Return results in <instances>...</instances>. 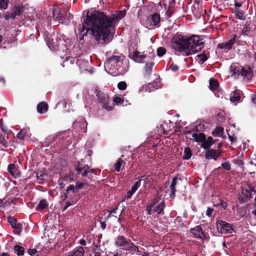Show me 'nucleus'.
<instances>
[{
  "instance_id": "f257e3e1",
  "label": "nucleus",
  "mask_w": 256,
  "mask_h": 256,
  "mask_svg": "<svg viewBox=\"0 0 256 256\" xmlns=\"http://www.w3.org/2000/svg\"><path fill=\"white\" fill-rule=\"evenodd\" d=\"M125 10L119 11L118 15L108 16L106 13L100 10L94 11L89 14V12H83L84 22L80 28L79 32L84 38L88 31L93 38L100 44H108L111 41L109 38L114 32V28L118 20L125 16Z\"/></svg>"
},
{
  "instance_id": "2f4dec72",
  "label": "nucleus",
  "mask_w": 256,
  "mask_h": 256,
  "mask_svg": "<svg viewBox=\"0 0 256 256\" xmlns=\"http://www.w3.org/2000/svg\"><path fill=\"white\" fill-rule=\"evenodd\" d=\"M29 134V130L27 128H24L17 135L18 138L20 140H22L26 136H28Z\"/></svg>"
},
{
  "instance_id": "c03bdc74",
  "label": "nucleus",
  "mask_w": 256,
  "mask_h": 256,
  "mask_svg": "<svg viewBox=\"0 0 256 256\" xmlns=\"http://www.w3.org/2000/svg\"><path fill=\"white\" fill-rule=\"evenodd\" d=\"M8 0H0V8L6 10L8 7Z\"/></svg>"
},
{
  "instance_id": "c85d7f7f",
  "label": "nucleus",
  "mask_w": 256,
  "mask_h": 256,
  "mask_svg": "<svg viewBox=\"0 0 256 256\" xmlns=\"http://www.w3.org/2000/svg\"><path fill=\"white\" fill-rule=\"evenodd\" d=\"M126 164L125 162L122 160L121 158H118L116 164H114V168L115 170L118 172L120 170V168H124Z\"/></svg>"
},
{
  "instance_id": "a878e982",
  "label": "nucleus",
  "mask_w": 256,
  "mask_h": 256,
  "mask_svg": "<svg viewBox=\"0 0 256 256\" xmlns=\"http://www.w3.org/2000/svg\"><path fill=\"white\" fill-rule=\"evenodd\" d=\"M202 142V148L204 149H208L214 142V141L213 140L212 137H208L206 140L203 141Z\"/></svg>"
},
{
  "instance_id": "bf43d9fd",
  "label": "nucleus",
  "mask_w": 256,
  "mask_h": 256,
  "mask_svg": "<svg viewBox=\"0 0 256 256\" xmlns=\"http://www.w3.org/2000/svg\"><path fill=\"white\" fill-rule=\"evenodd\" d=\"M84 186V183L82 182H80V183H76V189L77 190H78V189H80V188H82Z\"/></svg>"
},
{
  "instance_id": "9d476101",
  "label": "nucleus",
  "mask_w": 256,
  "mask_h": 256,
  "mask_svg": "<svg viewBox=\"0 0 256 256\" xmlns=\"http://www.w3.org/2000/svg\"><path fill=\"white\" fill-rule=\"evenodd\" d=\"M238 36L236 34H233L232 38L228 41L219 43L217 45V48L229 50L232 49V46L236 42Z\"/></svg>"
},
{
  "instance_id": "e2e57ef3",
  "label": "nucleus",
  "mask_w": 256,
  "mask_h": 256,
  "mask_svg": "<svg viewBox=\"0 0 256 256\" xmlns=\"http://www.w3.org/2000/svg\"><path fill=\"white\" fill-rule=\"evenodd\" d=\"M242 2H238L236 0L234 1V6L236 8H240L242 6Z\"/></svg>"
},
{
  "instance_id": "ddd939ff",
  "label": "nucleus",
  "mask_w": 256,
  "mask_h": 256,
  "mask_svg": "<svg viewBox=\"0 0 256 256\" xmlns=\"http://www.w3.org/2000/svg\"><path fill=\"white\" fill-rule=\"evenodd\" d=\"M130 58L136 62L142 63L144 62L146 56L142 54L140 52L137 50L130 54Z\"/></svg>"
},
{
  "instance_id": "680f3d73",
  "label": "nucleus",
  "mask_w": 256,
  "mask_h": 256,
  "mask_svg": "<svg viewBox=\"0 0 256 256\" xmlns=\"http://www.w3.org/2000/svg\"><path fill=\"white\" fill-rule=\"evenodd\" d=\"M228 138L230 139V140L232 142H234L236 140V137L234 136H230V134H228Z\"/></svg>"
},
{
  "instance_id": "49530a36",
  "label": "nucleus",
  "mask_w": 256,
  "mask_h": 256,
  "mask_svg": "<svg viewBox=\"0 0 256 256\" xmlns=\"http://www.w3.org/2000/svg\"><path fill=\"white\" fill-rule=\"evenodd\" d=\"M152 178L150 176H144L140 177V178L139 179V180L140 182L144 181L146 183H148L150 182Z\"/></svg>"
},
{
  "instance_id": "a18cd8bd",
  "label": "nucleus",
  "mask_w": 256,
  "mask_h": 256,
  "mask_svg": "<svg viewBox=\"0 0 256 256\" xmlns=\"http://www.w3.org/2000/svg\"><path fill=\"white\" fill-rule=\"evenodd\" d=\"M166 52V50L163 47H160L157 50V54L159 56H164Z\"/></svg>"
},
{
  "instance_id": "c9c22d12",
  "label": "nucleus",
  "mask_w": 256,
  "mask_h": 256,
  "mask_svg": "<svg viewBox=\"0 0 256 256\" xmlns=\"http://www.w3.org/2000/svg\"><path fill=\"white\" fill-rule=\"evenodd\" d=\"M73 18V15L70 14H65L64 16V18L62 21V24H65L66 25H68L70 20Z\"/></svg>"
},
{
  "instance_id": "b1692460",
  "label": "nucleus",
  "mask_w": 256,
  "mask_h": 256,
  "mask_svg": "<svg viewBox=\"0 0 256 256\" xmlns=\"http://www.w3.org/2000/svg\"><path fill=\"white\" fill-rule=\"evenodd\" d=\"M72 180L70 176L66 175L60 179V186L61 188H64L66 184L68 183Z\"/></svg>"
},
{
  "instance_id": "5701e85b",
  "label": "nucleus",
  "mask_w": 256,
  "mask_h": 256,
  "mask_svg": "<svg viewBox=\"0 0 256 256\" xmlns=\"http://www.w3.org/2000/svg\"><path fill=\"white\" fill-rule=\"evenodd\" d=\"M48 110V105L45 102L40 103L37 106L38 112L40 114H44L47 112Z\"/></svg>"
},
{
  "instance_id": "13d9d810",
  "label": "nucleus",
  "mask_w": 256,
  "mask_h": 256,
  "mask_svg": "<svg viewBox=\"0 0 256 256\" xmlns=\"http://www.w3.org/2000/svg\"><path fill=\"white\" fill-rule=\"evenodd\" d=\"M199 57L200 58V61L202 62H204L208 58L207 56L205 54L200 55L199 56Z\"/></svg>"
},
{
  "instance_id": "423d86ee",
  "label": "nucleus",
  "mask_w": 256,
  "mask_h": 256,
  "mask_svg": "<svg viewBox=\"0 0 256 256\" xmlns=\"http://www.w3.org/2000/svg\"><path fill=\"white\" fill-rule=\"evenodd\" d=\"M12 12H7L4 18L6 20L10 19L14 20L16 16H20L24 12V6L22 4L14 5L12 9Z\"/></svg>"
},
{
  "instance_id": "864d4df0",
  "label": "nucleus",
  "mask_w": 256,
  "mask_h": 256,
  "mask_svg": "<svg viewBox=\"0 0 256 256\" xmlns=\"http://www.w3.org/2000/svg\"><path fill=\"white\" fill-rule=\"evenodd\" d=\"M176 4V0H168V6L175 8Z\"/></svg>"
},
{
  "instance_id": "2eb2a0df",
  "label": "nucleus",
  "mask_w": 256,
  "mask_h": 256,
  "mask_svg": "<svg viewBox=\"0 0 256 256\" xmlns=\"http://www.w3.org/2000/svg\"><path fill=\"white\" fill-rule=\"evenodd\" d=\"M187 133L192 134V138H189L190 140L196 142H202L206 139L205 135L200 132H188Z\"/></svg>"
},
{
  "instance_id": "5fc2aeb1",
  "label": "nucleus",
  "mask_w": 256,
  "mask_h": 256,
  "mask_svg": "<svg viewBox=\"0 0 256 256\" xmlns=\"http://www.w3.org/2000/svg\"><path fill=\"white\" fill-rule=\"evenodd\" d=\"M76 189V186H74L73 185H70L67 188V192H69L72 191V192H75Z\"/></svg>"
},
{
  "instance_id": "7ed1b4c3",
  "label": "nucleus",
  "mask_w": 256,
  "mask_h": 256,
  "mask_svg": "<svg viewBox=\"0 0 256 256\" xmlns=\"http://www.w3.org/2000/svg\"><path fill=\"white\" fill-rule=\"evenodd\" d=\"M230 71L232 76L237 78L240 75L250 79L252 78V70L250 65H230Z\"/></svg>"
},
{
  "instance_id": "a19ab883",
  "label": "nucleus",
  "mask_w": 256,
  "mask_h": 256,
  "mask_svg": "<svg viewBox=\"0 0 256 256\" xmlns=\"http://www.w3.org/2000/svg\"><path fill=\"white\" fill-rule=\"evenodd\" d=\"M14 250L16 252L18 256H22L24 254V248L20 246L16 245L14 247Z\"/></svg>"
},
{
  "instance_id": "338daca9",
  "label": "nucleus",
  "mask_w": 256,
  "mask_h": 256,
  "mask_svg": "<svg viewBox=\"0 0 256 256\" xmlns=\"http://www.w3.org/2000/svg\"><path fill=\"white\" fill-rule=\"evenodd\" d=\"M252 99L253 104L256 106V94H254Z\"/></svg>"
},
{
  "instance_id": "f8f14e48",
  "label": "nucleus",
  "mask_w": 256,
  "mask_h": 256,
  "mask_svg": "<svg viewBox=\"0 0 256 256\" xmlns=\"http://www.w3.org/2000/svg\"><path fill=\"white\" fill-rule=\"evenodd\" d=\"M8 222L10 223L12 228H14V233L19 234L22 230V225L20 223H17L16 219L12 217L8 218Z\"/></svg>"
},
{
  "instance_id": "0eeeda50",
  "label": "nucleus",
  "mask_w": 256,
  "mask_h": 256,
  "mask_svg": "<svg viewBox=\"0 0 256 256\" xmlns=\"http://www.w3.org/2000/svg\"><path fill=\"white\" fill-rule=\"evenodd\" d=\"M216 228L218 232L222 234H232L234 232L232 224L222 220L217 222Z\"/></svg>"
},
{
  "instance_id": "0e129e2a",
  "label": "nucleus",
  "mask_w": 256,
  "mask_h": 256,
  "mask_svg": "<svg viewBox=\"0 0 256 256\" xmlns=\"http://www.w3.org/2000/svg\"><path fill=\"white\" fill-rule=\"evenodd\" d=\"M134 192H133L132 190H131L128 191V193H127V198H130V196L132 195V194Z\"/></svg>"
},
{
  "instance_id": "69168bd1",
  "label": "nucleus",
  "mask_w": 256,
  "mask_h": 256,
  "mask_svg": "<svg viewBox=\"0 0 256 256\" xmlns=\"http://www.w3.org/2000/svg\"><path fill=\"white\" fill-rule=\"evenodd\" d=\"M72 204H71L70 202H66V205L65 206L64 208V209H63V211H64L68 207H69L71 205H72Z\"/></svg>"
},
{
  "instance_id": "8fccbe9b",
  "label": "nucleus",
  "mask_w": 256,
  "mask_h": 256,
  "mask_svg": "<svg viewBox=\"0 0 256 256\" xmlns=\"http://www.w3.org/2000/svg\"><path fill=\"white\" fill-rule=\"evenodd\" d=\"M140 186V181L138 180V181L134 182V184L132 187V190L133 192H136L138 189V188Z\"/></svg>"
},
{
  "instance_id": "ea45409f",
  "label": "nucleus",
  "mask_w": 256,
  "mask_h": 256,
  "mask_svg": "<svg viewBox=\"0 0 256 256\" xmlns=\"http://www.w3.org/2000/svg\"><path fill=\"white\" fill-rule=\"evenodd\" d=\"M164 205V202H161L160 204H158L157 206H156V208H154V212L157 214H160L163 210Z\"/></svg>"
},
{
  "instance_id": "7c9ffc66",
  "label": "nucleus",
  "mask_w": 256,
  "mask_h": 256,
  "mask_svg": "<svg viewBox=\"0 0 256 256\" xmlns=\"http://www.w3.org/2000/svg\"><path fill=\"white\" fill-rule=\"evenodd\" d=\"M8 138V134H2L0 132V144L6 148L8 146V142L6 140Z\"/></svg>"
},
{
  "instance_id": "79ce46f5",
  "label": "nucleus",
  "mask_w": 256,
  "mask_h": 256,
  "mask_svg": "<svg viewBox=\"0 0 256 256\" xmlns=\"http://www.w3.org/2000/svg\"><path fill=\"white\" fill-rule=\"evenodd\" d=\"M48 206V204L45 200H42L40 201L38 204L37 208L40 210H42L46 208Z\"/></svg>"
},
{
  "instance_id": "dca6fc26",
  "label": "nucleus",
  "mask_w": 256,
  "mask_h": 256,
  "mask_svg": "<svg viewBox=\"0 0 256 256\" xmlns=\"http://www.w3.org/2000/svg\"><path fill=\"white\" fill-rule=\"evenodd\" d=\"M220 154L216 150L210 149L206 150L205 157L206 159H214L216 160L220 156Z\"/></svg>"
},
{
  "instance_id": "f704fd0d",
  "label": "nucleus",
  "mask_w": 256,
  "mask_h": 256,
  "mask_svg": "<svg viewBox=\"0 0 256 256\" xmlns=\"http://www.w3.org/2000/svg\"><path fill=\"white\" fill-rule=\"evenodd\" d=\"M177 180V178H174L170 185V188L171 190V193L170 194V196L171 198H174V196L176 192L175 186L176 184Z\"/></svg>"
},
{
  "instance_id": "9b49d317",
  "label": "nucleus",
  "mask_w": 256,
  "mask_h": 256,
  "mask_svg": "<svg viewBox=\"0 0 256 256\" xmlns=\"http://www.w3.org/2000/svg\"><path fill=\"white\" fill-rule=\"evenodd\" d=\"M192 14L197 18H200L206 12V10L202 9V5L196 0H194V4L192 8Z\"/></svg>"
},
{
  "instance_id": "4be33fe9",
  "label": "nucleus",
  "mask_w": 256,
  "mask_h": 256,
  "mask_svg": "<svg viewBox=\"0 0 256 256\" xmlns=\"http://www.w3.org/2000/svg\"><path fill=\"white\" fill-rule=\"evenodd\" d=\"M124 56H113L108 59L110 63H123Z\"/></svg>"
},
{
  "instance_id": "39448f33",
  "label": "nucleus",
  "mask_w": 256,
  "mask_h": 256,
  "mask_svg": "<svg viewBox=\"0 0 256 256\" xmlns=\"http://www.w3.org/2000/svg\"><path fill=\"white\" fill-rule=\"evenodd\" d=\"M124 65H104V69L109 74L114 76L122 74L128 70V67L124 69Z\"/></svg>"
},
{
  "instance_id": "412c9836",
  "label": "nucleus",
  "mask_w": 256,
  "mask_h": 256,
  "mask_svg": "<svg viewBox=\"0 0 256 256\" xmlns=\"http://www.w3.org/2000/svg\"><path fill=\"white\" fill-rule=\"evenodd\" d=\"M150 18L152 22V26H159L160 22V16L159 14L154 13L152 14Z\"/></svg>"
},
{
  "instance_id": "6e6552de",
  "label": "nucleus",
  "mask_w": 256,
  "mask_h": 256,
  "mask_svg": "<svg viewBox=\"0 0 256 256\" xmlns=\"http://www.w3.org/2000/svg\"><path fill=\"white\" fill-rule=\"evenodd\" d=\"M96 96L102 108L108 111H110L112 110V106L109 104V98L106 93L99 92H98Z\"/></svg>"
},
{
  "instance_id": "de8ad7c7",
  "label": "nucleus",
  "mask_w": 256,
  "mask_h": 256,
  "mask_svg": "<svg viewBox=\"0 0 256 256\" xmlns=\"http://www.w3.org/2000/svg\"><path fill=\"white\" fill-rule=\"evenodd\" d=\"M118 88L120 90H124L126 88V84L124 82H120L118 84Z\"/></svg>"
},
{
  "instance_id": "6e6d98bb",
  "label": "nucleus",
  "mask_w": 256,
  "mask_h": 256,
  "mask_svg": "<svg viewBox=\"0 0 256 256\" xmlns=\"http://www.w3.org/2000/svg\"><path fill=\"white\" fill-rule=\"evenodd\" d=\"M114 102L116 104H118L119 103H120L122 102V100L120 98H119V97H114Z\"/></svg>"
},
{
  "instance_id": "6ab92c4d",
  "label": "nucleus",
  "mask_w": 256,
  "mask_h": 256,
  "mask_svg": "<svg viewBox=\"0 0 256 256\" xmlns=\"http://www.w3.org/2000/svg\"><path fill=\"white\" fill-rule=\"evenodd\" d=\"M84 250L82 246H78L74 251L69 252L66 256H83Z\"/></svg>"
},
{
  "instance_id": "f3484780",
  "label": "nucleus",
  "mask_w": 256,
  "mask_h": 256,
  "mask_svg": "<svg viewBox=\"0 0 256 256\" xmlns=\"http://www.w3.org/2000/svg\"><path fill=\"white\" fill-rule=\"evenodd\" d=\"M256 193L253 188H248L242 190V194L243 195V198H250Z\"/></svg>"
},
{
  "instance_id": "4468645a",
  "label": "nucleus",
  "mask_w": 256,
  "mask_h": 256,
  "mask_svg": "<svg viewBox=\"0 0 256 256\" xmlns=\"http://www.w3.org/2000/svg\"><path fill=\"white\" fill-rule=\"evenodd\" d=\"M65 14H66L65 10H60L58 8H56L53 10L54 18L60 23L64 20Z\"/></svg>"
},
{
  "instance_id": "603ef678",
  "label": "nucleus",
  "mask_w": 256,
  "mask_h": 256,
  "mask_svg": "<svg viewBox=\"0 0 256 256\" xmlns=\"http://www.w3.org/2000/svg\"><path fill=\"white\" fill-rule=\"evenodd\" d=\"M221 166L225 170H230V164L228 162H224V163H222V164H221Z\"/></svg>"
},
{
  "instance_id": "a211bd4d",
  "label": "nucleus",
  "mask_w": 256,
  "mask_h": 256,
  "mask_svg": "<svg viewBox=\"0 0 256 256\" xmlns=\"http://www.w3.org/2000/svg\"><path fill=\"white\" fill-rule=\"evenodd\" d=\"M154 83H149L148 84L142 86L140 88V92L145 91L147 92H150L154 90L156 88V86L159 87L158 86V84H156L155 86L154 85Z\"/></svg>"
},
{
  "instance_id": "bb28decb",
  "label": "nucleus",
  "mask_w": 256,
  "mask_h": 256,
  "mask_svg": "<svg viewBox=\"0 0 256 256\" xmlns=\"http://www.w3.org/2000/svg\"><path fill=\"white\" fill-rule=\"evenodd\" d=\"M80 69L82 72L92 74L93 72L92 67L90 65H80Z\"/></svg>"
},
{
  "instance_id": "473e14b6",
  "label": "nucleus",
  "mask_w": 256,
  "mask_h": 256,
  "mask_svg": "<svg viewBox=\"0 0 256 256\" xmlns=\"http://www.w3.org/2000/svg\"><path fill=\"white\" fill-rule=\"evenodd\" d=\"M251 27L250 26V24L248 22H246L242 28L241 34L243 36H248Z\"/></svg>"
},
{
  "instance_id": "72a5a7b5",
  "label": "nucleus",
  "mask_w": 256,
  "mask_h": 256,
  "mask_svg": "<svg viewBox=\"0 0 256 256\" xmlns=\"http://www.w3.org/2000/svg\"><path fill=\"white\" fill-rule=\"evenodd\" d=\"M210 88L212 90H216L218 86V81L214 78H211L210 80Z\"/></svg>"
},
{
  "instance_id": "393cba45",
  "label": "nucleus",
  "mask_w": 256,
  "mask_h": 256,
  "mask_svg": "<svg viewBox=\"0 0 256 256\" xmlns=\"http://www.w3.org/2000/svg\"><path fill=\"white\" fill-rule=\"evenodd\" d=\"M152 65H144L142 68V74L144 77L146 78L152 73Z\"/></svg>"
},
{
  "instance_id": "c756f323",
  "label": "nucleus",
  "mask_w": 256,
  "mask_h": 256,
  "mask_svg": "<svg viewBox=\"0 0 256 256\" xmlns=\"http://www.w3.org/2000/svg\"><path fill=\"white\" fill-rule=\"evenodd\" d=\"M8 172L15 178H16L18 176V172H17V170L16 168V166L14 164H10L8 166Z\"/></svg>"
},
{
  "instance_id": "e433bc0d",
  "label": "nucleus",
  "mask_w": 256,
  "mask_h": 256,
  "mask_svg": "<svg viewBox=\"0 0 256 256\" xmlns=\"http://www.w3.org/2000/svg\"><path fill=\"white\" fill-rule=\"evenodd\" d=\"M84 170V172L82 173V176H87V174L88 173L92 172V170L90 168H80V167H78L76 168V170L78 172V173H80L82 171V170Z\"/></svg>"
},
{
  "instance_id": "1a4fd4ad",
  "label": "nucleus",
  "mask_w": 256,
  "mask_h": 256,
  "mask_svg": "<svg viewBox=\"0 0 256 256\" xmlns=\"http://www.w3.org/2000/svg\"><path fill=\"white\" fill-rule=\"evenodd\" d=\"M190 233L193 236L202 240H208L209 236L202 230L200 226H198L190 230Z\"/></svg>"
},
{
  "instance_id": "aec40b11",
  "label": "nucleus",
  "mask_w": 256,
  "mask_h": 256,
  "mask_svg": "<svg viewBox=\"0 0 256 256\" xmlns=\"http://www.w3.org/2000/svg\"><path fill=\"white\" fill-rule=\"evenodd\" d=\"M165 7L166 12L164 14V18L166 20H168L175 12V8L166 6V4H164Z\"/></svg>"
},
{
  "instance_id": "774afa93",
  "label": "nucleus",
  "mask_w": 256,
  "mask_h": 256,
  "mask_svg": "<svg viewBox=\"0 0 256 256\" xmlns=\"http://www.w3.org/2000/svg\"><path fill=\"white\" fill-rule=\"evenodd\" d=\"M153 206H150L146 208V210L148 212V214H150V211L152 208H153Z\"/></svg>"
},
{
  "instance_id": "20e7f679",
  "label": "nucleus",
  "mask_w": 256,
  "mask_h": 256,
  "mask_svg": "<svg viewBox=\"0 0 256 256\" xmlns=\"http://www.w3.org/2000/svg\"><path fill=\"white\" fill-rule=\"evenodd\" d=\"M114 245L123 250H130L134 252L138 251V248L124 236H119L115 239Z\"/></svg>"
},
{
  "instance_id": "3c124183",
  "label": "nucleus",
  "mask_w": 256,
  "mask_h": 256,
  "mask_svg": "<svg viewBox=\"0 0 256 256\" xmlns=\"http://www.w3.org/2000/svg\"><path fill=\"white\" fill-rule=\"evenodd\" d=\"M166 69L171 70L173 72H176L178 70V67L177 65H170L169 66L166 67Z\"/></svg>"
},
{
  "instance_id": "58836bf2",
  "label": "nucleus",
  "mask_w": 256,
  "mask_h": 256,
  "mask_svg": "<svg viewBox=\"0 0 256 256\" xmlns=\"http://www.w3.org/2000/svg\"><path fill=\"white\" fill-rule=\"evenodd\" d=\"M224 132V128L221 127L216 128L212 132V134L214 136H222Z\"/></svg>"
},
{
  "instance_id": "cd10ccee",
  "label": "nucleus",
  "mask_w": 256,
  "mask_h": 256,
  "mask_svg": "<svg viewBox=\"0 0 256 256\" xmlns=\"http://www.w3.org/2000/svg\"><path fill=\"white\" fill-rule=\"evenodd\" d=\"M240 92L237 90H234L232 94L230 97V100L231 102H240Z\"/></svg>"
},
{
  "instance_id": "4c0bfd02",
  "label": "nucleus",
  "mask_w": 256,
  "mask_h": 256,
  "mask_svg": "<svg viewBox=\"0 0 256 256\" xmlns=\"http://www.w3.org/2000/svg\"><path fill=\"white\" fill-rule=\"evenodd\" d=\"M192 156V152L188 147L185 148L184 152L183 158L184 160H189Z\"/></svg>"
},
{
  "instance_id": "09e8293b",
  "label": "nucleus",
  "mask_w": 256,
  "mask_h": 256,
  "mask_svg": "<svg viewBox=\"0 0 256 256\" xmlns=\"http://www.w3.org/2000/svg\"><path fill=\"white\" fill-rule=\"evenodd\" d=\"M236 42H237L238 45L242 44L244 48L245 49V50H246L248 47V44H247V42L245 41H241V40H236Z\"/></svg>"
},
{
  "instance_id": "f03ea898",
  "label": "nucleus",
  "mask_w": 256,
  "mask_h": 256,
  "mask_svg": "<svg viewBox=\"0 0 256 256\" xmlns=\"http://www.w3.org/2000/svg\"><path fill=\"white\" fill-rule=\"evenodd\" d=\"M174 48L179 52H184L186 55L196 53L204 46L202 39L198 35L192 36L179 35L172 40Z\"/></svg>"
},
{
  "instance_id": "052dcab7",
  "label": "nucleus",
  "mask_w": 256,
  "mask_h": 256,
  "mask_svg": "<svg viewBox=\"0 0 256 256\" xmlns=\"http://www.w3.org/2000/svg\"><path fill=\"white\" fill-rule=\"evenodd\" d=\"M28 254L31 256H34L36 252V249L30 250L28 251Z\"/></svg>"
},
{
  "instance_id": "4d7b16f0",
  "label": "nucleus",
  "mask_w": 256,
  "mask_h": 256,
  "mask_svg": "<svg viewBox=\"0 0 256 256\" xmlns=\"http://www.w3.org/2000/svg\"><path fill=\"white\" fill-rule=\"evenodd\" d=\"M213 212V209L208 208L206 210V214L208 217H210L212 216V212Z\"/></svg>"
},
{
  "instance_id": "37998d69",
  "label": "nucleus",
  "mask_w": 256,
  "mask_h": 256,
  "mask_svg": "<svg viewBox=\"0 0 256 256\" xmlns=\"http://www.w3.org/2000/svg\"><path fill=\"white\" fill-rule=\"evenodd\" d=\"M235 14H236V18L240 20H245V19H246V16L244 15V12L241 11H240L238 10H236Z\"/></svg>"
}]
</instances>
